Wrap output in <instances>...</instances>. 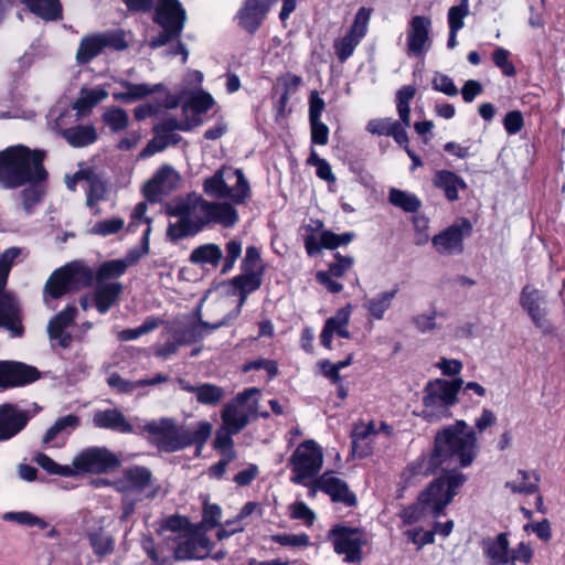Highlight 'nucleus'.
Masks as SVG:
<instances>
[{
  "label": "nucleus",
  "mask_w": 565,
  "mask_h": 565,
  "mask_svg": "<svg viewBox=\"0 0 565 565\" xmlns=\"http://www.w3.org/2000/svg\"><path fill=\"white\" fill-rule=\"evenodd\" d=\"M477 455L476 433L465 420H457L436 434L434 449L427 461L424 456H419L405 467L401 473L403 488L413 486L419 477H427L437 469L447 471L468 467Z\"/></svg>",
  "instance_id": "f257e3e1"
},
{
  "label": "nucleus",
  "mask_w": 565,
  "mask_h": 565,
  "mask_svg": "<svg viewBox=\"0 0 565 565\" xmlns=\"http://www.w3.org/2000/svg\"><path fill=\"white\" fill-rule=\"evenodd\" d=\"M166 213L178 218L170 221L166 231L167 239L173 244L198 235L210 225L230 228L238 222V212L232 204L210 202L194 192L172 201Z\"/></svg>",
  "instance_id": "f03ea898"
},
{
  "label": "nucleus",
  "mask_w": 565,
  "mask_h": 565,
  "mask_svg": "<svg viewBox=\"0 0 565 565\" xmlns=\"http://www.w3.org/2000/svg\"><path fill=\"white\" fill-rule=\"evenodd\" d=\"M46 152L24 145L10 146L0 151V186L18 189L26 183L45 182L49 173L44 167Z\"/></svg>",
  "instance_id": "7ed1b4c3"
},
{
  "label": "nucleus",
  "mask_w": 565,
  "mask_h": 565,
  "mask_svg": "<svg viewBox=\"0 0 565 565\" xmlns=\"http://www.w3.org/2000/svg\"><path fill=\"white\" fill-rule=\"evenodd\" d=\"M143 429L152 437L159 450L177 452L195 446V456L199 457L212 435L213 426L206 420L190 426H178L175 419L161 417L148 422Z\"/></svg>",
  "instance_id": "20e7f679"
},
{
  "label": "nucleus",
  "mask_w": 565,
  "mask_h": 565,
  "mask_svg": "<svg viewBox=\"0 0 565 565\" xmlns=\"http://www.w3.org/2000/svg\"><path fill=\"white\" fill-rule=\"evenodd\" d=\"M463 473L444 475L433 480L428 487L423 490L414 507L419 516L430 515L438 518L444 514L446 507L457 495L459 488L466 482Z\"/></svg>",
  "instance_id": "39448f33"
},
{
  "label": "nucleus",
  "mask_w": 565,
  "mask_h": 565,
  "mask_svg": "<svg viewBox=\"0 0 565 565\" xmlns=\"http://www.w3.org/2000/svg\"><path fill=\"white\" fill-rule=\"evenodd\" d=\"M463 384L462 379L435 380L426 384L423 397V417L435 423L451 416L450 407L457 403V394Z\"/></svg>",
  "instance_id": "423d86ee"
},
{
  "label": "nucleus",
  "mask_w": 565,
  "mask_h": 565,
  "mask_svg": "<svg viewBox=\"0 0 565 565\" xmlns=\"http://www.w3.org/2000/svg\"><path fill=\"white\" fill-rule=\"evenodd\" d=\"M203 191L214 199L243 203L250 193L249 183L241 169L221 168L203 181Z\"/></svg>",
  "instance_id": "0eeeda50"
},
{
  "label": "nucleus",
  "mask_w": 565,
  "mask_h": 565,
  "mask_svg": "<svg viewBox=\"0 0 565 565\" xmlns=\"http://www.w3.org/2000/svg\"><path fill=\"white\" fill-rule=\"evenodd\" d=\"M153 21L161 31L150 40V47L158 49L178 40L186 21V12L179 0H159Z\"/></svg>",
  "instance_id": "6e6552de"
},
{
  "label": "nucleus",
  "mask_w": 565,
  "mask_h": 565,
  "mask_svg": "<svg viewBox=\"0 0 565 565\" xmlns=\"http://www.w3.org/2000/svg\"><path fill=\"white\" fill-rule=\"evenodd\" d=\"M257 387H248L238 393L226 403L221 412L224 427H231L232 433L242 431L258 413V401L253 398L259 395Z\"/></svg>",
  "instance_id": "1a4fd4ad"
},
{
  "label": "nucleus",
  "mask_w": 565,
  "mask_h": 565,
  "mask_svg": "<svg viewBox=\"0 0 565 565\" xmlns=\"http://www.w3.org/2000/svg\"><path fill=\"white\" fill-rule=\"evenodd\" d=\"M295 484H307V481L318 476L323 463L322 448L312 439L302 441L289 458Z\"/></svg>",
  "instance_id": "9d476101"
},
{
  "label": "nucleus",
  "mask_w": 565,
  "mask_h": 565,
  "mask_svg": "<svg viewBox=\"0 0 565 565\" xmlns=\"http://www.w3.org/2000/svg\"><path fill=\"white\" fill-rule=\"evenodd\" d=\"M279 19L285 22L296 10L297 0H281ZM277 0H245L235 15L237 25L249 34H254L264 22L270 7Z\"/></svg>",
  "instance_id": "9b49d317"
},
{
  "label": "nucleus",
  "mask_w": 565,
  "mask_h": 565,
  "mask_svg": "<svg viewBox=\"0 0 565 565\" xmlns=\"http://www.w3.org/2000/svg\"><path fill=\"white\" fill-rule=\"evenodd\" d=\"M120 466L118 457L106 447H87L75 455L70 465L72 477L102 475Z\"/></svg>",
  "instance_id": "f8f14e48"
},
{
  "label": "nucleus",
  "mask_w": 565,
  "mask_h": 565,
  "mask_svg": "<svg viewBox=\"0 0 565 565\" xmlns=\"http://www.w3.org/2000/svg\"><path fill=\"white\" fill-rule=\"evenodd\" d=\"M127 47L128 42L122 30L92 33L82 38L75 57L78 64L84 65L93 61L106 49L122 51Z\"/></svg>",
  "instance_id": "ddd939ff"
},
{
  "label": "nucleus",
  "mask_w": 565,
  "mask_h": 565,
  "mask_svg": "<svg viewBox=\"0 0 565 565\" xmlns=\"http://www.w3.org/2000/svg\"><path fill=\"white\" fill-rule=\"evenodd\" d=\"M328 536L334 552L344 555L345 562L359 563L362 559V547L366 539L361 530L337 525L329 531Z\"/></svg>",
  "instance_id": "4468645a"
},
{
  "label": "nucleus",
  "mask_w": 565,
  "mask_h": 565,
  "mask_svg": "<svg viewBox=\"0 0 565 565\" xmlns=\"http://www.w3.org/2000/svg\"><path fill=\"white\" fill-rule=\"evenodd\" d=\"M114 487L122 493L136 492L143 493L149 490L145 497L154 499L160 487L153 484L152 472L143 466H132L122 471L120 478L114 481Z\"/></svg>",
  "instance_id": "2eb2a0df"
},
{
  "label": "nucleus",
  "mask_w": 565,
  "mask_h": 565,
  "mask_svg": "<svg viewBox=\"0 0 565 565\" xmlns=\"http://www.w3.org/2000/svg\"><path fill=\"white\" fill-rule=\"evenodd\" d=\"M213 548V543L203 530V524L190 529L180 536L174 550L178 561L204 559Z\"/></svg>",
  "instance_id": "dca6fc26"
},
{
  "label": "nucleus",
  "mask_w": 565,
  "mask_h": 565,
  "mask_svg": "<svg viewBox=\"0 0 565 565\" xmlns=\"http://www.w3.org/2000/svg\"><path fill=\"white\" fill-rule=\"evenodd\" d=\"M371 14V9L365 7L360 8L349 31L342 38L334 41V52L341 63L345 62L353 54L356 46L365 36Z\"/></svg>",
  "instance_id": "f3484780"
},
{
  "label": "nucleus",
  "mask_w": 565,
  "mask_h": 565,
  "mask_svg": "<svg viewBox=\"0 0 565 565\" xmlns=\"http://www.w3.org/2000/svg\"><path fill=\"white\" fill-rule=\"evenodd\" d=\"M472 226L469 220L461 218L446 227L431 238L436 252L440 255H459L463 252V239L471 235Z\"/></svg>",
  "instance_id": "a211bd4d"
},
{
  "label": "nucleus",
  "mask_w": 565,
  "mask_h": 565,
  "mask_svg": "<svg viewBox=\"0 0 565 565\" xmlns=\"http://www.w3.org/2000/svg\"><path fill=\"white\" fill-rule=\"evenodd\" d=\"M262 274V271H245L244 274L234 277L231 280V284L239 292V302L237 303V306L231 312H228L222 320L215 323L202 322V324L211 327V329H218L221 327L231 324V322L239 316L242 307L244 306L247 299V296L260 287Z\"/></svg>",
  "instance_id": "6ab92c4d"
},
{
  "label": "nucleus",
  "mask_w": 565,
  "mask_h": 565,
  "mask_svg": "<svg viewBox=\"0 0 565 565\" xmlns=\"http://www.w3.org/2000/svg\"><path fill=\"white\" fill-rule=\"evenodd\" d=\"M77 271L65 266L54 270L43 289V301L50 309H55L54 300L62 298L75 287Z\"/></svg>",
  "instance_id": "aec40b11"
},
{
  "label": "nucleus",
  "mask_w": 565,
  "mask_h": 565,
  "mask_svg": "<svg viewBox=\"0 0 565 565\" xmlns=\"http://www.w3.org/2000/svg\"><path fill=\"white\" fill-rule=\"evenodd\" d=\"M33 414L21 408L18 404L4 403L0 405V441H6L20 434Z\"/></svg>",
  "instance_id": "412c9836"
},
{
  "label": "nucleus",
  "mask_w": 565,
  "mask_h": 565,
  "mask_svg": "<svg viewBox=\"0 0 565 565\" xmlns=\"http://www.w3.org/2000/svg\"><path fill=\"white\" fill-rule=\"evenodd\" d=\"M181 177L171 166H162L145 184L143 194L150 202H158L179 186Z\"/></svg>",
  "instance_id": "4be33fe9"
},
{
  "label": "nucleus",
  "mask_w": 565,
  "mask_h": 565,
  "mask_svg": "<svg viewBox=\"0 0 565 565\" xmlns=\"http://www.w3.org/2000/svg\"><path fill=\"white\" fill-rule=\"evenodd\" d=\"M431 19L426 15H415L407 26V51L409 54L420 56L430 49Z\"/></svg>",
  "instance_id": "5701e85b"
},
{
  "label": "nucleus",
  "mask_w": 565,
  "mask_h": 565,
  "mask_svg": "<svg viewBox=\"0 0 565 565\" xmlns=\"http://www.w3.org/2000/svg\"><path fill=\"white\" fill-rule=\"evenodd\" d=\"M318 486L320 491L329 495L334 503H341L349 508L358 504V498L348 482L335 476L333 471H326L319 476Z\"/></svg>",
  "instance_id": "b1692460"
},
{
  "label": "nucleus",
  "mask_w": 565,
  "mask_h": 565,
  "mask_svg": "<svg viewBox=\"0 0 565 565\" xmlns=\"http://www.w3.org/2000/svg\"><path fill=\"white\" fill-rule=\"evenodd\" d=\"M75 179L84 180L88 189L86 191L85 204L93 215L100 214L99 202L105 201L108 195V185L105 178L94 169H81L75 173Z\"/></svg>",
  "instance_id": "393cba45"
},
{
  "label": "nucleus",
  "mask_w": 565,
  "mask_h": 565,
  "mask_svg": "<svg viewBox=\"0 0 565 565\" xmlns=\"http://www.w3.org/2000/svg\"><path fill=\"white\" fill-rule=\"evenodd\" d=\"M40 377L38 369L21 362L0 361V388L22 386Z\"/></svg>",
  "instance_id": "a878e982"
},
{
  "label": "nucleus",
  "mask_w": 565,
  "mask_h": 565,
  "mask_svg": "<svg viewBox=\"0 0 565 565\" xmlns=\"http://www.w3.org/2000/svg\"><path fill=\"white\" fill-rule=\"evenodd\" d=\"M76 315V307L68 305L50 320L47 333L52 342H56L63 349L71 347L73 338L68 329L74 324Z\"/></svg>",
  "instance_id": "bb28decb"
},
{
  "label": "nucleus",
  "mask_w": 565,
  "mask_h": 565,
  "mask_svg": "<svg viewBox=\"0 0 565 565\" xmlns=\"http://www.w3.org/2000/svg\"><path fill=\"white\" fill-rule=\"evenodd\" d=\"M0 328L12 338H19L24 332L21 306L13 294L0 295Z\"/></svg>",
  "instance_id": "cd10ccee"
},
{
  "label": "nucleus",
  "mask_w": 565,
  "mask_h": 565,
  "mask_svg": "<svg viewBox=\"0 0 565 565\" xmlns=\"http://www.w3.org/2000/svg\"><path fill=\"white\" fill-rule=\"evenodd\" d=\"M350 316L351 306L348 305L343 308H340L334 316L326 320L324 327L320 334V341L324 348L329 350L332 348V337L334 333L344 339H349L351 337V333L348 330Z\"/></svg>",
  "instance_id": "c85d7f7f"
},
{
  "label": "nucleus",
  "mask_w": 565,
  "mask_h": 565,
  "mask_svg": "<svg viewBox=\"0 0 565 565\" xmlns=\"http://www.w3.org/2000/svg\"><path fill=\"white\" fill-rule=\"evenodd\" d=\"M545 302V295L536 288L531 286H525L520 296V303L522 308L527 312L531 317L533 323L540 328L544 329L545 327V315L546 311L542 308V305Z\"/></svg>",
  "instance_id": "c756f323"
},
{
  "label": "nucleus",
  "mask_w": 565,
  "mask_h": 565,
  "mask_svg": "<svg viewBox=\"0 0 565 565\" xmlns=\"http://www.w3.org/2000/svg\"><path fill=\"white\" fill-rule=\"evenodd\" d=\"M93 424L97 428L110 429L116 433H132V425L126 419L124 414L116 408L97 411L93 415Z\"/></svg>",
  "instance_id": "7c9ffc66"
},
{
  "label": "nucleus",
  "mask_w": 565,
  "mask_h": 565,
  "mask_svg": "<svg viewBox=\"0 0 565 565\" xmlns=\"http://www.w3.org/2000/svg\"><path fill=\"white\" fill-rule=\"evenodd\" d=\"M181 390L193 393L196 401L203 405H216L225 396V391L215 384L203 383L200 385H192L182 377L177 379Z\"/></svg>",
  "instance_id": "2f4dec72"
},
{
  "label": "nucleus",
  "mask_w": 565,
  "mask_h": 565,
  "mask_svg": "<svg viewBox=\"0 0 565 565\" xmlns=\"http://www.w3.org/2000/svg\"><path fill=\"white\" fill-rule=\"evenodd\" d=\"M481 547L491 565H508L510 542L507 533H500L495 537L483 539Z\"/></svg>",
  "instance_id": "473e14b6"
},
{
  "label": "nucleus",
  "mask_w": 565,
  "mask_h": 565,
  "mask_svg": "<svg viewBox=\"0 0 565 565\" xmlns=\"http://www.w3.org/2000/svg\"><path fill=\"white\" fill-rule=\"evenodd\" d=\"M433 184L441 190L450 202L459 199V190H465L467 184L457 173L449 170H438L433 178Z\"/></svg>",
  "instance_id": "72a5a7b5"
},
{
  "label": "nucleus",
  "mask_w": 565,
  "mask_h": 565,
  "mask_svg": "<svg viewBox=\"0 0 565 565\" xmlns=\"http://www.w3.org/2000/svg\"><path fill=\"white\" fill-rule=\"evenodd\" d=\"M377 434V424L374 420L366 424L363 422L356 424L351 433L353 451L361 458L371 455L372 448L366 444V440Z\"/></svg>",
  "instance_id": "f704fd0d"
},
{
  "label": "nucleus",
  "mask_w": 565,
  "mask_h": 565,
  "mask_svg": "<svg viewBox=\"0 0 565 565\" xmlns=\"http://www.w3.org/2000/svg\"><path fill=\"white\" fill-rule=\"evenodd\" d=\"M122 291L120 282H97L95 286V306L99 313H106Z\"/></svg>",
  "instance_id": "c9c22d12"
},
{
  "label": "nucleus",
  "mask_w": 565,
  "mask_h": 565,
  "mask_svg": "<svg viewBox=\"0 0 565 565\" xmlns=\"http://www.w3.org/2000/svg\"><path fill=\"white\" fill-rule=\"evenodd\" d=\"M223 259L222 248L214 243H206L195 247L189 257L190 263L201 267L217 268Z\"/></svg>",
  "instance_id": "e433bc0d"
},
{
  "label": "nucleus",
  "mask_w": 565,
  "mask_h": 565,
  "mask_svg": "<svg viewBox=\"0 0 565 565\" xmlns=\"http://www.w3.org/2000/svg\"><path fill=\"white\" fill-rule=\"evenodd\" d=\"M33 14L45 21H58L63 18L60 0H20Z\"/></svg>",
  "instance_id": "4c0bfd02"
},
{
  "label": "nucleus",
  "mask_w": 565,
  "mask_h": 565,
  "mask_svg": "<svg viewBox=\"0 0 565 565\" xmlns=\"http://www.w3.org/2000/svg\"><path fill=\"white\" fill-rule=\"evenodd\" d=\"M63 138L75 148H82L94 143L97 139V131L92 125H77L63 129Z\"/></svg>",
  "instance_id": "58836bf2"
},
{
  "label": "nucleus",
  "mask_w": 565,
  "mask_h": 565,
  "mask_svg": "<svg viewBox=\"0 0 565 565\" xmlns=\"http://www.w3.org/2000/svg\"><path fill=\"white\" fill-rule=\"evenodd\" d=\"M396 294L397 288L380 292L372 298L365 299L363 307L373 319L382 320L385 312L391 308Z\"/></svg>",
  "instance_id": "ea45409f"
},
{
  "label": "nucleus",
  "mask_w": 565,
  "mask_h": 565,
  "mask_svg": "<svg viewBox=\"0 0 565 565\" xmlns=\"http://www.w3.org/2000/svg\"><path fill=\"white\" fill-rule=\"evenodd\" d=\"M190 126L185 122L179 121L173 117L162 119L153 127L154 135L162 137V141L167 142V147L170 145H177L181 141V136L175 134V130H189Z\"/></svg>",
  "instance_id": "a19ab883"
},
{
  "label": "nucleus",
  "mask_w": 565,
  "mask_h": 565,
  "mask_svg": "<svg viewBox=\"0 0 565 565\" xmlns=\"http://www.w3.org/2000/svg\"><path fill=\"white\" fill-rule=\"evenodd\" d=\"M79 426V417L73 414L63 416L46 430L43 436V444L49 445L54 441L58 436H68L73 430Z\"/></svg>",
  "instance_id": "79ce46f5"
},
{
  "label": "nucleus",
  "mask_w": 565,
  "mask_h": 565,
  "mask_svg": "<svg viewBox=\"0 0 565 565\" xmlns=\"http://www.w3.org/2000/svg\"><path fill=\"white\" fill-rule=\"evenodd\" d=\"M107 97L108 92L102 87L82 88L73 108L81 114H85Z\"/></svg>",
  "instance_id": "37998d69"
},
{
  "label": "nucleus",
  "mask_w": 565,
  "mask_h": 565,
  "mask_svg": "<svg viewBox=\"0 0 565 565\" xmlns=\"http://www.w3.org/2000/svg\"><path fill=\"white\" fill-rule=\"evenodd\" d=\"M518 475L521 476L523 482L516 484L513 481L505 482V488L510 489L513 493L519 494H533L539 491L537 482L541 480L540 473L536 471L529 472L526 470L520 469Z\"/></svg>",
  "instance_id": "c03bdc74"
},
{
  "label": "nucleus",
  "mask_w": 565,
  "mask_h": 565,
  "mask_svg": "<svg viewBox=\"0 0 565 565\" xmlns=\"http://www.w3.org/2000/svg\"><path fill=\"white\" fill-rule=\"evenodd\" d=\"M388 201L407 213H414L422 206L420 200L415 194L394 188L388 192Z\"/></svg>",
  "instance_id": "a18cd8bd"
},
{
  "label": "nucleus",
  "mask_w": 565,
  "mask_h": 565,
  "mask_svg": "<svg viewBox=\"0 0 565 565\" xmlns=\"http://www.w3.org/2000/svg\"><path fill=\"white\" fill-rule=\"evenodd\" d=\"M416 94V88L412 85L401 87L396 93V109L401 121L406 126H411L409 103Z\"/></svg>",
  "instance_id": "49530a36"
},
{
  "label": "nucleus",
  "mask_w": 565,
  "mask_h": 565,
  "mask_svg": "<svg viewBox=\"0 0 565 565\" xmlns=\"http://www.w3.org/2000/svg\"><path fill=\"white\" fill-rule=\"evenodd\" d=\"M42 183L43 182L26 183V188L20 192L22 209L28 215L32 214L34 207L42 201L44 193Z\"/></svg>",
  "instance_id": "de8ad7c7"
},
{
  "label": "nucleus",
  "mask_w": 565,
  "mask_h": 565,
  "mask_svg": "<svg viewBox=\"0 0 565 565\" xmlns=\"http://www.w3.org/2000/svg\"><path fill=\"white\" fill-rule=\"evenodd\" d=\"M128 263L122 259H114L103 263L96 273L97 282H110L109 279L118 278L125 274Z\"/></svg>",
  "instance_id": "09e8293b"
},
{
  "label": "nucleus",
  "mask_w": 565,
  "mask_h": 565,
  "mask_svg": "<svg viewBox=\"0 0 565 565\" xmlns=\"http://www.w3.org/2000/svg\"><path fill=\"white\" fill-rule=\"evenodd\" d=\"M103 120L114 132H118L128 126L129 116L125 109L111 107L104 113Z\"/></svg>",
  "instance_id": "8fccbe9b"
},
{
  "label": "nucleus",
  "mask_w": 565,
  "mask_h": 565,
  "mask_svg": "<svg viewBox=\"0 0 565 565\" xmlns=\"http://www.w3.org/2000/svg\"><path fill=\"white\" fill-rule=\"evenodd\" d=\"M124 227L125 220L116 216L96 222L89 232L93 235L106 237L119 233Z\"/></svg>",
  "instance_id": "3c124183"
},
{
  "label": "nucleus",
  "mask_w": 565,
  "mask_h": 565,
  "mask_svg": "<svg viewBox=\"0 0 565 565\" xmlns=\"http://www.w3.org/2000/svg\"><path fill=\"white\" fill-rule=\"evenodd\" d=\"M33 461L50 475L62 477H72L70 465H58L51 457L43 452H39L33 457Z\"/></svg>",
  "instance_id": "603ef678"
},
{
  "label": "nucleus",
  "mask_w": 565,
  "mask_h": 565,
  "mask_svg": "<svg viewBox=\"0 0 565 565\" xmlns=\"http://www.w3.org/2000/svg\"><path fill=\"white\" fill-rule=\"evenodd\" d=\"M160 324V320L153 317L147 318L142 324L134 329H125L118 334V339L121 341H131L136 340L139 337L147 334L154 329H157Z\"/></svg>",
  "instance_id": "864d4df0"
},
{
  "label": "nucleus",
  "mask_w": 565,
  "mask_h": 565,
  "mask_svg": "<svg viewBox=\"0 0 565 565\" xmlns=\"http://www.w3.org/2000/svg\"><path fill=\"white\" fill-rule=\"evenodd\" d=\"M89 541L95 554L99 556L110 554L114 551L113 537L103 530L92 532Z\"/></svg>",
  "instance_id": "5fc2aeb1"
},
{
  "label": "nucleus",
  "mask_w": 565,
  "mask_h": 565,
  "mask_svg": "<svg viewBox=\"0 0 565 565\" xmlns=\"http://www.w3.org/2000/svg\"><path fill=\"white\" fill-rule=\"evenodd\" d=\"M242 254V242L239 239H231L225 245V256L223 255V264L221 268V274L230 273L236 260L241 257Z\"/></svg>",
  "instance_id": "6e6d98bb"
},
{
  "label": "nucleus",
  "mask_w": 565,
  "mask_h": 565,
  "mask_svg": "<svg viewBox=\"0 0 565 565\" xmlns=\"http://www.w3.org/2000/svg\"><path fill=\"white\" fill-rule=\"evenodd\" d=\"M355 234L352 232L335 234L331 231H323L321 233V245L327 249H335L339 246L348 245Z\"/></svg>",
  "instance_id": "4d7b16f0"
},
{
  "label": "nucleus",
  "mask_w": 565,
  "mask_h": 565,
  "mask_svg": "<svg viewBox=\"0 0 565 565\" xmlns=\"http://www.w3.org/2000/svg\"><path fill=\"white\" fill-rule=\"evenodd\" d=\"M510 52L504 47H497L492 53L494 65L501 70L502 74L512 77L516 74L515 66L509 60Z\"/></svg>",
  "instance_id": "13d9d810"
},
{
  "label": "nucleus",
  "mask_w": 565,
  "mask_h": 565,
  "mask_svg": "<svg viewBox=\"0 0 565 565\" xmlns=\"http://www.w3.org/2000/svg\"><path fill=\"white\" fill-rule=\"evenodd\" d=\"M237 433H232L231 427H224V424L222 427L216 431V436L214 439V448L218 451H222L223 456H228L231 451H235L233 446L234 441L232 436L236 435Z\"/></svg>",
  "instance_id": "bf43d9fd"
},
{
  "label": "nucleus",
  "mask_w": 565,
  "mask_h": 565,
  "mask_svg": "<svg viewBox=\"0 0 565 565\" xmlns=\"http://www.w3.org/2000/svg\"><path fill=\"white\" fill-rule=\"evenodd\" d=\"M437 312L435 310H430L428 312L418 313L412 318V323L420 333L433 332L437 329Z\"/></svg>",
  "instance_id": "052dcab7"
},
{
  "label": "nucleus",
  "mask_w": 565,
  "mask_h": 565,
  "mask_svg": "<svg viewBox=\"0 0 565 565\" xmlns=\"http://www.w3.org/2000/svg\"><path fill=\"white\" fill-rule=\"evenodd\" d=\"M533 557V550L530 544L521 542L515 548L509 551L508 565L516 563L530 564Z\"/></svg>",
  "instance_id": "680f3d73"
},
{
  "label": "nucleus",
  "mask_w": 565,
  "mask_h": 565,
  "mask_svg": "<svg viewBox=\"0 0 565 565\" xmlns=\"http://www.w3.org/2000/svg\"><path fill=\"white\" fill-rule=\"evenodd\" d=\"M354 259L350 256H343L340 253L334 254V260L329 264V271L334 278L343 277L353 266Z\"/></svg>",
  "instance_id": "e2e57ef3"
},
{
  "label": "nucleus",
  "mask_w": 565,
  "mask_h": 565,
  "mask_svg": "<svg viewBox=\"0 0 565 565\" xmlns=\"http://www.w3.org/2000/svg\"><path fill=\"white\" fill-rule=\"evenodd\" d=\"M120 84L126 89H128L134 102L142 99V98L158 92L161 87V85H159V84L154 85V86H150L148 84H134L128 81H122Z\"/></svg>",
  "instance_id": "0e129e2a"
},
{
  "label": "nucleus",
  "mask_w": 565,
  "mask_h": 565,
  "mask_svg": "<svg viewBox=\"0 0 565 565\" xmlns=\"http://www.w3.org/2000/svg\"><path fill=\"white\" fill-rule=\"evenodd\" d=\"M431 86L435 90L440 92L447 96L452 97L458 94V88L455 85L452 78L439 72L435 73L431 81Z\"/></svg>",
  "instance_id": "69168bd1"
},
{
  "label": "nucleus",
  "mask_w": 565,
  "mask_h": 565,
  "mask_svg": "<svg viewBox=\"0 0 565 565\" xmlns=\"http://www.w3.org/2000/svg\"><path fill=\"white\" fill-rule=\"evenodd\" d=\"M396 122L397 120L388 117L371 119L366 125V131L377 136H390Z\"/></svg>",
  "instance_id": "338daca9"
},
{
  "label": "nucleus",
  "mask_w": 565,
  "mask_h": 565,
  "mask_svg": "<svg viewBox=\"0 0 565 565\" xmlns=\"http://www.w3.org/2000/svg\"><path fill=\"white\" fill-rule=\"evenodd\" d=\"M289 510L292 519L301 520L306 525L313 524L316 514L305 502H295Z\"/></svg>",
  "instance_id": "774afa93"
}]
</instances>
